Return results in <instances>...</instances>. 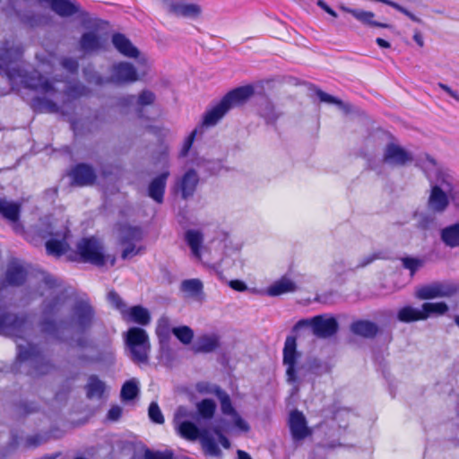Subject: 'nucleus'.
<instances>
[{"mask_svg":"<svg viewBox=\"0 0 459 459\" xmlns=\"http://www.w3.org/2000/svg\"><path fill=\"white\" fill-rule=\"evenodd\" d=\"M379 2L384 3L389 6L394 7L397 11L401 12L402 13L405 14L407 17H409L411 21L417 22V23H423L422 20L416 15H414L411 12L404 8L403 6L398 4L397 3H394L390 0H379Z\"/></svg>","mask_w":459,"mask_h":459,"instance_id":"nucleus-51","label":"nucleus"},{"mask_svg":"<svg viewBox=\"0 0 459 459\" xmlns=\"http://www.w3.org/2000/svg\"><path fill=\"white\" fill-rule=\"evenodd\" d=\"M180 289L189 298H193L198 301L204 299V285L199 279L185 280L181 282Z\"/></svg>","mask_w":459,"mask_h":459,"instance_id":"nucleus-26","label":"nucleus"},{"mask_svg":"<svg viewBox=\"0 0 459 459\" xmlns=\"http://www.w3.org/2000/svg\"><path fill=\"white\" fill-rule=\"evenodd\" d=\"M108 42L106 34L96 29H90L82 33L77 48L84 56L98 55L108 49Z\"/></svg>","mask_w":459,"mask_h":459,"instance_id":"nucleus-11","label":"nucleus"},{"mask_svg":"<svg viewBox=\"0 0 459 459\" xmlns=\"http://www.w3.org/2000/svg\"><path fill=\"white\" fill-rule=\"evenodd\" d=\"M152 63L147 66L121 60L113 63L108 68V82L116 85H126L134 83L145 79L151 73Z\"/></svg>","mask_w":459,"mask_h":459,"instance_id":"nucleus-5","label":"nucleus"},{"mask_svg":"<svg viewBox=\"0 0 459 459\" xmlns=\"http://www.w3.org/2000/svg\"><path fill=\"white\" fill-rule=\"evenodd\" d=\"M122 412V409L119 406H112L108 411V418L112 420H117L119 419Z\"/></svg>","mask_w":459,"mask_h":459,"instance_id":"nucleus-63","label":"nucleus"},{"mask_svg":"<svg viewBox=\"0 0 459 459\" xmlns=\"http://www.w3.org/2000/svg\"><path fill=\"white\" fill-rule=\"evenodd\" d=\"M212 431L218 437V439L223 447H230V441L227 439L226 437L223 436L221 428L220 426L211 428V432Z\"/></svg>","mask_w":459,"mask_h":459,"instance_id":"nucleus-59","label":"nucleus"},{"mask_svg":"<svg viewBox=\"0 0 459 459\" xmlns=\"http://www.w3.org/2000/svg\"><path fill=\"white\" fill-rule=\"evenodd\" d=\"M186 241L191 248L192 255L198 260H201V249L203 247L204 236L195 230H189L185 234Z\"/></svg>","mask_w":459,"mask_h":459,"instance_id":"nucleus-32","label":"nucleus"},{"mask_svg":"<svg viewBox=\"0 0 459 459\" xmlns=\"http://www.w3.org/2000/svg\"><path fill=\"white\" fill-rule=\"evenodd\" d=\"M74 182L78 186L91 185L96 179L93 169L85 164L76 166L71 172Z\"/></svg>","mask_w":459,"mask_h":459,"instance_id":"nucleus-23","label":"nucleus"},{"mask_svg":"<svg viewBox=\"0 0 459 459\" xmlns=\"http://www.w3.org/2000/svg\"><path fill=\"white\" fill-rule=\"evenodd\" d=\"M316 94L318 97V99L320 100V101H322V102L336 105L339 107V108L341 110H342L345 113H349L351 111L350 105L342 102L341 100H339V99H337L321 90H317L316 91Z\"/></svg>","mask_w":459,"mask_h":459,"instance_id":"nucleus-41","label":"nucleus"},{"mask_svg":"<svg viewBox=\"0 0 459 459\" xmlns=\"http://www.w3.org/2000/svg\"><path fill=\"white\" fill-rule=\"evenodd\" d=\"M135 96V110L142 112L146 108L153 107L157 101L156 93L148 89H142Z\"/></svg>","mask_w":459,"mask_h":459,"instance_id":"nucleus-28","label":"nucleus"},{"mask_svg":"<svg viewBox=\"0 0 459 459\" xmlns=\"http://www.w3.org/2000/svg\"><path fill=\"white\" fill-rule=\"evenodd\" d=\"M197 133V129H195L187 137V139L185 141L183 147L180 151V156L186 157L193 144L194 139L195 137V134Z\"/></svg>","mask_w":459,"mask_h":459,"instance_id":"nucleus-57","label":"nucleus"},{"mask_svg":"<svg viewBox=\"0 0 459 459\" xmlns=\"http://www.w3.org/2000/svg\"><path fill=\"white\" fill-rule=\"evenodd\" d=\"M17 448L16 441L13 440L3 447H0V459H6L12 455Z\"/></svg>","mask_w":459,"mask_h":459,"instance_id":"nucleus-56","label":"nucleus"},{"mask_svg":"<svg viewBox=\"0 0 459 459\" xmlns=\"http://www.w3.org/2000/svg\"><path fill=\"white\" fill-rule=\"evenodd\" d=\"M423 313H426V319L431 315H444L448 311V306L445 302H427L422 305Z\"/></svg>","mask_w":459,"mask_h":459,"instance_id":"nucleus-46","label":"nucleus"},{"mask_svg":"<svg viewBox=\"0 0 459 459\" xmlns=\"http://www.w3.org/2000/svg\"><path fill=\"white\" fill-rule=\"evenodd\" d=\"M148 414H149L150 419L153 422L158 423V424H162L164 422V417H163L161 411H160L159 405L157 404V403L152 402L150 404L149 410H148Z\"/></svg>","mask_w":459,"mask_h":459,"instance_id":"nucleus-53","label":"nucleus"},{"mask_svg":"<svg viewBox=\"0 0 459 459\" xmlns=\"http://www.w3.org/2000/svg\"><path fill=\"white\" fill-rule=\"evenodd\" d=\"M83 74H84L86 80L90 83H92L95 85H100V86L104 85L106 83H109V82H108V76L106 78L102 77L98 72H96L91 67H86L83 70Z\"/></svg>","mask_w":459,"mask_h":459,"instance_id":"nucleus-48","label":"nucleus"},{"mask_svg":"<svg viewBox=\"0 0 459 459\" xmlns=\"http://www.w3.org/2000/svg\"><path fill=\"white\" fill-rule=\"evenodd\" d=\"M93 318L92 308L87 303H79L74 308L69 325L84 329L91 325Z\"/></svg>","mask_w":459,"mask_h":459,"instance_id":"nucleus-20","label":"nucleus"},{"mask_svg":"<svg viewBox=\"0 0 459 459\" xmlns=\"http://www.w3.org/2000/svg\"><path fill=\"white\" fill-rule=\"evenodd\" d=\"M20 22L31 29L47 27L52 24L53 15L43 7L33 6L17 13Z\"/></svg>","mask_w":459,"mask_h":459,"instance_id":"nucleus-13","label":"nucleus"},{"mask_svg":"<svg viewBox=\"0 0 459 459\" xmlns=\"http://www.w3.org/2000/svg\"><path fill=\"white\" fill-rule=\"evenodd\" d=\"M118 238L120 243L141 242L143 232L139 227L123 225L118 230Z\"/></svg>","mask_w":459,"mask_h":459,"instance_id":"nucleus-34","label":"nucleus"},{"mask_svg":"<svg viewBox=\"0 0 459 459\" xmlns=\"http://www.w3.org/2000/svg\"><path fill=\"white\" fill-rule=\"evenodd\" d=\"M414 160L413 153L395 143H387L383 152V162L392 168H403Z\"/></svg>","mask_w":459,"mask_h":459,"instance_id":"nucleus-12","label":"nucleus"},{"mask_svg":"<svg viewBox=\"0 0 459 459\" xmlns=\"http://www.w3.org/2000/svg\"><path fill=\"white\" fill-rule=\"evenodd\" d=\"M140 243L136 241L120 243L122 246L121 257L123 259H129L140 254L143 250V247Z\"/></svg>","mask_w":459,"mask_h":459,"instance_id":"nucleus-44","label":"nucleus"},{"mask_svg":"<svg viewBox=\"0 0 459 459\" xmlns=\"http://www.w3.org/2000/svg\"><path fill=\"white\" fill-rule=\"evenodd\" d=\"M351 330L356 334L368 338L373 337L377 333V327L369 321H359L352 325Z\"/></svg>","mask_w":459,"mask_h":459,"instance_id":"nucleus-39","label":"nucleus"},{"mask_svg":"<svg viewBox=\"0 0 459 459\" xmlns=\"http://www.w3.org/2000/svg\"><path fill=\"white\" fill-rule=\"evenodd\" d=\"M232 420L241 431L247 432L249 430V425L238 413H234Z\"/></svg>","mask_w":459,"mask_h":459,"instance_id":"nucleus-60","label":"nucleus"},{"mask_svg":"<svg viewBox=\"0 0 459 459\" xmlns=\"http://www.w3.org/2000/svg\"><path fill=\"white\" fill-rule=\"evenodd\" d=\"M108 299L110 304L116 307L122 313V315L126 314V305L116 292H109Z\"/></svg>","mask_w":459,"mask_h":459,"instance_id":"nucleus-54","label":"nucleus"},{"mask_svg":"<svg viewBox=\"0 0 459 459\" xmlns=\"http://www.w3.org/2000/svg\"><path fill=\"white\" fill-rule=\"evenodd\" d=\"M62 65L65 69L68 70L69 72H74L78 69L79 64L76 59L68 57L63 59Z\"/></svg>","mask_w":459,"mask_h":459,"instance_id":"nucleus-61","label":"nucleus"},{"mask_svg":"<svg viewBox=\"0 0 459 459\" xmlns=\"http://www.w3.org/2000/svg\"><path fill=\"white\" fill-rule=\"evenodd\" d=\"M457 284L447 281H436L420 286L416 290V297L420 299H432L437 298H450L458 292Z\"/></svg>","mask_w":459,"mask_h":459,"instance_id":"nucleus-14","label":"nucleus"},{"mask_svg":"<svg viewBox=\"0 0 459 459\" xmlns=\"http://www.w3.org/2000/svg\"><path fill=\"white\" fill-rule=\"evenodd\" d=\"M379 2L384 3L389 6L394 7L397 11L401 12L402 13L405 14L407 17H409L411 21L417 22V23H423L422 20L416 15H414L411 12L404 8L403 6L398 4L397 3H394L390 0H379Z\"/></svg>","mask_w":459,"mask_h":459,"instance_id":"nucleus-50","label":"nucleus"},{"mask_svg":"<svg viewBox=\"0 0 459 459\" xmlns=\"http://www.w3.org/2000/svg\"><path fill=\"white\" fill-rule=\"evenodd\" d=\"M169 176V171H165L154 178L148 187V195L155 202L160 204L163 201L166 182Z\"/></svg>","mask_w":459,"mask_h":459,"instance_id":"nucleus-24","label":"nucleus"},{"mask_svg":"<svg viewBox=\"0 0 459 459\" xmlns=\"http://www.w3.org/2000/svg\"><path fill=\"white\" fill-rule=\"evenodd\" d=\"M316 4L329 13L331 16L336 18L337 13L323 0H317Z\"/></svg>","mask_w":459,"mask_h":459,"instance_id":"nucleus-64","label":"nucleus"},{"mask_svg":"<svg viewBox=\"0 0 459 459\" xmlns=\"http://www.w3.org/2000/svg\"><path fill=\"white\" fill-rule=\"evenodd\" d=\"M227 112V108L220 101L204 114L202 126L206 127L215 126Z\"/></svg>","mask_w":459,"mask_h":459,"instance_id":"nucleus-35","label":"nucleus"},{"mask_svg":"<svg viewBox=\"0 0 459 459\" xmlns=\"http://www.w3.org/2000/svg\"><path fill=\"white\" fill-rule=\"evenodd\" d=\"M309 326L313 333L320 338H327L333 335L338 329V323L333 317L316 316L311 319L300 320L296 328Z\"/></svg>","mask_w":459,"mask_h":459,"instance_id":"nucleus-16","label":"nucleus"},{"mask_svg":"<svg viewBox=\"0 0 459 459\" xmlns=\"http://www.w3.org/2000/svg\"><path fill=\"white\" fill-rule=\"evenodd\" d=\"M298 356L295 338L288 337L283 350V363L286 366L287 381L289 383H295L297 381L295 364Z\"/></svg>","mask_w":459,"mask_h":459,"instance_id":"nucleus-18","label":"nucleus"},{"mask_svg":"<svg viewBox=\"0 0 459 459\" xmlns=\"http://www.w3.org/2000/svg\"><path fill=\"white\" fill-rule=\"evenodd\" d=\"M21 204L7 198L0 199V213L10 221L16 222L19 218Z\"/></svg>","mask_w":459,"mask_h":459,"instance_id":"nucleus-31","label":"nucleus"},{"mask_svg":"<svg viewBox=\"0 0 459 459\" xmlns=\"http://www.w3.org/2000/svg\"><path fill=\"white\" fill-rule=\"evenodd\" d=\"M297 290L296 283L288 277H281L274 281L268 289L267 294L275 297L289 292H294Z\"/></svg>","mask_w":459,"mask_h":459,"instance_id":"nucleus-27","label":"nucleus"},{"mask_svg":"<svg viewBox=\"0 0 459 459\" xmlns=\"http://www.w3.org/2000/svg\"><path fill=\"white\" fill-rule=\"evenodd\" d=\"M111 43L121 56L127 59L135 60L137 65L147 66L148 63H152L150 56L136 47L125 34H113Z\"/></svg>","mask_w":459,"mask_h":459,"instance_id":"nucleus-10","label":"nucleus"},{"mask_svg":"<svg viewBox=\"0 0 459 459\" xmlns=\"http://www.w3.org/2000/svg\"><path fill=\"white\" fill-rule=\"evenodd\" d=\"M172 333L185 345L190 344L194 338V331L186 325L172 328Z\"/></svg>","mask_w":459,"mask_h":459,"instance_id":"nucleus-45","label":"nucleus"},{"mask_svg":"<svg viewBox=\"0 0 459 459\" xmlns=\"http://www.w3.org/2000/svg\"><path fill=\"white\" fill-rule=\"evenodd\" d=\"M139 393V382L135 378L126 381L121 389V396L124 400H132Z\"/></svg>","mask_w":459,"mask_h":459,"instance_id":"nucleus-43","label":"nucleus"},{"mask_svg":"<svg viewBox=\"0 0 459 459\" xmlns=\"http://www.w3.org/2000/svg\"><path fill=\"white\" fill-rule=\"evenodd\" d=\"M124 319H130L141 325H148L151 322V315L148 309L142 306H134L126 309V314L123 315Z\"/></svg>","mask_w":459,"mask_h":459,"instance_id":"nucleus-29","label":"nucleus"},{"mask_svg":"<svg viewBox=\"0 0 459 459\" xmlns=\"http://www.w3.org/2000/svg\"><path fill=\"white\" fill-rule=\"evenodd\" d=\"M397 317L401 322L411 323L426 319V313L423 310L414 308L411 306L401 308L397 314Z\"/></svg>","mask_w":459,"mask_h":459,"instance_id":"nucleus-36","label":"nucleus"},{"mask_svg":"<svg viewBox=\"0 0 459 459\" xmlns=\"http://www.w3.org/2000/svg\"><path fill=\"white\" fill-rule=\"evenodd\" d=\"M434 223V219L431 216H421L419 221V226L421 229H429Z\"/></svg>","mask_w":459,"mask_h":459,"instance_id":"nucleus-62","label":"nucleus"},{"mask_svg":"<svg viewBox=\"0 0 459 459\" xmlns=\"http://www.w3.org/2000/svg\"><path fill=\"white\" fill-rule=\"evenodd\" d=\"M67 303L66 296L63 293L57 294L52 299H48L44 301L42 307V331L54 334L56 331L57 319L60 325L65 323L62 319H59V316Z\"/></svg>","mask_w":459,"mask_h":459,"instance_id":"nucleus-9","label":"nucleus"},{"mask_svg":"<svg viewBox=\"0 0 459 459\" xmlns=\"http://www.w3.org/2000/svg\"><path fill=\"white\" fill-rule=\"evenodd\" d=\"M199 178L194 169H189L185 175L178 181L177 186L181 190L182 197L184 199L191 196L198 184Z\"/></svg>","mask_w":459,"mask_h":459,"instance_id":"nucleus-25","label":"nucleus"},{"mask_svg":"<svg viewBox=\"0 0 459 459\" xmlns=\"http://www.w3.org/2000/svg\"><path fill=\"white\" fill-rule=\"evenodd\" d=\"M261 113L262 116L264 117L269 122L276 121L280 116L281 112L278 110L274 103L266 99L261 103Z\"/></svg>","mask_w":459,"mask_h":459,"instance_id":"nucleus-40","label":"nucleus"},{"mask_svg":"<svg viewBox=\"0 0 459 459\" xmlns=\"http://www.w3.org/2000/svg\"><path fill=\"white\" fill-rule=\"evenodd\" d=\"M172 328L171 320L169 316H161L157 320L155 332L160 342H166L169 339Z\"/></svg>","mask_w":459,"mask_h":459,"instance_id":"nucleus-38","label":"nucleus"},{"mask_svg":"<svg viewBox=\"0 0 459 459\" xmlns=\"http://www.w3.org/2000/svg\"><path fill=\"white\" fill-rule=\"evenodd\" d=\"M171 453L152 452L147 450L144 454L145 459H171Z\"/></svg>","mask_w":459,"mask_h":459,"instance_id":"nucleus-58","label":"nucleus"},{"mask_svg":"<svg viewBox=\"0 0 459 459\" xmlns=\"http://www.w3.org/2000/svg\"><path fill=\"white\" fill-rule=\"evenodd\" d=\"M216 394L221 401V411L224 414H230V415L233 416L234 413H237L235 411V410L233 409V407L231 406V403H230V399L229 395L225 392H223L220 389H217Z\"/></svg>","mask_w":459,"mask_h":459,"instance_id":"nucleus-49","label":"nucleus"},{"mask_svg":"<svg viewBox=\"0 0 459 459\" xmlns=\"http://www.w3.org/2000/svg\"><path fill=\"white\" fill-rule=\"evenodd\" d=\"M441 239L449 247H459V224H453L443 229Z\"/></svg>","mask_w":459,"mask_h":459,"instance_id":"nucleus-37","label":"nucleus"},{"mask_svg":"<svg viewBox=\"0 0 459 459\" xmlns=\"http://www.w3.org/2000/svg\"><path fill=\"white\" fill-rule=\"evenodd\" d=\"M106 385L95 376L89 377L86 385V394L89 399L100 400L106 391Z\"/></svg>","mask_w":459,"mask_h":459,"instance_id":"nucleus-33","label":"nucleus"},{"mask_svg":"<svg viewBox=\"0 0 459 459\" xmlns=\"http://www.w3.org/2000/svg\"><path fill=\"white\" fill-rule=\"evenodd\" d=\"M341 10L351 14L356 20L361 23L368 26L380 27V28H390L391 26L387 23H381L374 21L375 13L369 11H364L361 9H352L345 5L340 6Z\"/></svg>","mask_w":459,"mask_h":459,"instance_id":"nucleus-22","label":"nucleus"},{"mask_svg":"<svg viewBox=\"0 0 459 459\" xmlns=\"http://www.w3.org/2000/svg\"><path fill=\"white\" fill-rule=\"evenodd\" d=\"M220 347V337L216 333L199 335L192 346L195 353H211Z\"/></svg>","mask_w":459,"mask_h":459,"instance_id":"nucleus-21","label":"nucleus"},{"mask_svg":"<svg viewBox=\"0 0 459 459\" xmlns=\"http://www.w3.org/2000/svg\"><path fill=\"white\" fill-rule=\"evenodd\" d=\"M197 409L203 418L211 419L214 414L216 403L212 400L204 399L197 404Z\"/></svg>","mask_w":459,"mask_h":459,"instance_id":"nucleus-47","label":"nucleus"},{"mask_svg":"<svg viewBox=\"0 0 459 459\" xmlns=\"http://www.w3.org/2000/svg\"><path fill=\"white\" fill-rule=\"evenodd\" d=\"M19 50L12 42H0V70L6 68L18 56Z\"/></svg>","mask_w":459,"mask_h":459,"instance_id":"nucleus-30","label":"nucleus"},{"mask_svg":"<svg viewBox=\"0 0 459 459\" xmlns=\"http://www.w3.org/2000/svg\"><path fill=\"white\" fill-rule=\"evenodd\" d=\"M126 350L130 359L137 365L149 363L151 342L145 330L131 327L126 334Z\"/></svg>","mask_w":459,"mask_h":459,"instance_id":"nucleus-6","label":"nucleus"},{"mask_svg":"<svg viewBox=\"0 0 459 459\" xmlns=\"http://www.w3.org/2000/svg\"><path fill=\"white\" fill-rule=\"evenodd\" d=\"M429 191L426 203L427 210L431 215L444 213L451 201L456 198L457 186L451 175L441 169H436L434 174L428 175Z\"/></svg>","mask_w":459,"mask_h":459,"instance_id":"nucleus-2","label":"nucleus"},{"mask_svg":"<svg viewBox=\"0 0 459 459\" xmlns=\"http://www.w3.org/2000/svg\"><path fill=\"white\" fill-rule=\"evenodd\" d=\"M176 429L180 436L186 439L194 441L200 438L202 446L206 455L215 458L221 457V451L211 433V428L198 429L197 426L191 421H186L180 422L179 425L176 426Z\"/></svg>","mask_w":459,"mask_h":459,"instance_id":"nucleus-7","label":"nucleus"},{"mask_svg":"<svg viewBox=\"0 0 459 459\" xmlns=\"http://www.w3.org/2000/svg\"><path fill=\"white\" fill-rule=\"evenodd\" d=\"M161 8L170 14L187 19H196L202 14V8L197 4L186 0H157Z\"/></svg>","mask_w":459,"mask_h":459,"instance_id":"nucleus-15","label":"nucleus"},{"mask_svg":"<svg viewBox=\"0 0 459 459\" xmlns=\"http://www.w3.org/2000/svg\"><path fill=\"white\" fill-rule=\"evenodd\" d=\"M116 107L121 114H129L134 108H135V96L127 94L118 98Z\"/></svg>","mask_w":459,"mask_h":459,"instance_id":"nucleus-42","label":"nucleus"},{"mask_svg":"<svg viewBox=\"0 0 459 459\" xmlns=\"http://www.w3.org/2000/svg\"><path fill=\"white\" fill-rule=\"evenodd\" d=\"M402 264L403 267L410 270L411 274H414V273L423 266V261L418 258L413 257H404L402 258Z\"/></svg>","mask_w":459,"mask_h":459,"instance_id":"nucleus-52","label":"nucleus"},{"mask_svg":"<svg viewBox=\"0 0 459 459\" xmlns=\"http://www.w3.org/2000/svg\"><path fill=\"white\" fill-rule=\"evenodd\" d=\"M254 94L252 86H243L227 93L221 102L229 111L230 108L244 104Z\"/></svg>","mask_w":459,"mask_h":459,"instance_id":"nucleus-19","label":"nucleus"},{"mask_svg":"<svg viewBox=\"0 0 459 459\" xmlns=\"http://www.w3.org/2000/svg\"><path fill=\"white\" fill-rule=\"evenodd\" d=\"M288 425L291 438L295 443L302 442L313 434L312 429L307 425L306 416L299 410H293L290 411Z\"/></svg>","mask_w":459,"mask_h":459,"instance_id":"nucleus-17","label":"nucleus"},{"mask_svg":"<svg viewBox=\"0 0 459 459\" xmlns=\"http://www.w3.org/2000/svg\"><path fill=\"white\" fill-rule=\"evenodd\" d=\"M77 253L83 262L91 263L98 266L109 263L115 264V256L106 255L102 243L95 238H84L77 243Z\"/></svg>","mask_w":459,"mask_h":459,"instance_id":"nucleus-8","label":"nucleus"},{"mask_svg":"<svg viewBox=\"0 0 459 459\" xmlns=\"http://www.w3.org/2000/svg\"><path fill=\"white\" fill-rule=\"evenodd\" d=\"M26 273L23 267L17 262H11L7 265L4 280L0 283V333L5 335H16L18 348V359L25 361L36 359L39 351L31 343L26 342L19 333L25 331L26 322L18 318L15 315L5 313L3 310L2 299L5 292V283L9 285H20L25 280Z\"/></svg>","mask_w":459,"mask_h":459,"instance_id":"nucleus-1","label":"nucleus"},{"mask_svg":"<svg viewBox=\"0 0 459 459\" xmlns=\"http://www.w3.org/2000/svg\"><path fill=\"white\" fill-rule=\"evenodd\" d=\"M21 82L27 87L40 91L43 96L36 99L38 108L42 112H56L58 109L57 103L64 100V92L67 90L65 82L57 81L50 82L38 71H32L29 74H20Z\"/></svg>","mask_w":459,"mask_h":459,"instance_id":"nucleus-3","label":"nucleus"},{"mask_svg":"<svg viewBox=\"0 0 459 459\" xmlns=\"http://www.w3.org/2000/svg\"><path fill=\"white\" fill-rule=\"evenodd\" d=\"M190 416L188 410L184 406H179L174 414L175 425H179L180 422L187 421L186 419Z\"/></svg>","mask_w":459,"mask_h":459,"instance_id":"nucleus-55","label":"nucleus"},{"mask_svg":"<svg viewBox=\"0 0 459 459\" xmlns=\"http://www.w3.org/2000/svg\"><path fill=\"white\" fill-rule=\"evenodd\" d=\"M35 232L42 238H48L46 250L48 255L57 257L69 249V230L62 221L54 218L44 219L35 227Z\"/></svg>","mask_w":459,"mask_h":459,"instance_id":"nucleus-4","label":"nucleus"}]
</instances>
